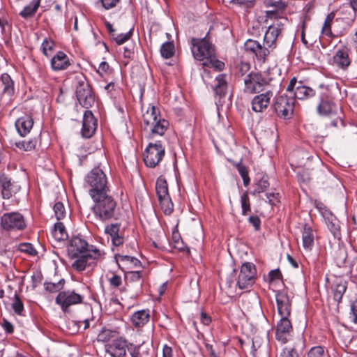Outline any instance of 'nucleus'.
<instances>
[{
	"instance_id": "nucleus-1",
	"label": "nucleus",
	"mask_w": 357,
	"mask_h": 357,
	"mask_svg": "<svg viewBox=\"0 0 357 357\" xmlns=\"http://www.w3.org/2000/svg\"><path fill=\"white\" fill-rule=\"evenodd\" d=\"M91 199L93 202L92 211L96 218L103 222L116 219L117 202L110 192L96 195Z\"/></svg>"
},
{
	"instance_id": "nucleus-2",
	"label": "nucleus",
	"mask_w": 357,
	"mask_h": 357,
	"mask_svg": "<svg viewBox=\"0 0 357 357\" xmlns=\"http://www.w3.org/2000/svg\"><path fill=\"white\" fill-rule=\"evenodd\" d=\"M143 120L144 130L150 132L152 137L163 135L169 126L168 121L161 118L159 108L153 105L149 106L144 113Z\"/></svg>"
},
{
	"instance_id": "nucleus-3",
	"label": "nucleus",
	"mask_w": 357,
	"mask_h": 357,
	"mask_svg": "<svg viewBox=\"0 0 357 357\" xmlns=\"http://www.w3.org/2000/svg\"><path fill=\"white\" fill-rule=\"evenodd\" d=\"M86 186L89 188V194L91 197L110 192L107 185V178L104 172L98 168H94L85 177Z\"/></svg>"
},
{
	"instance_id": "nucleus-4",
	"label": "nucleus",
	"mask_w": 357,
	"mask_h": 357,
	"mask_svg": "<svg viewBox=\"0 0 357 357\" xmlns=\"http://www.w3.org/2000/svg\"><path fill=\"white\" fill-rule=\"evenodd\" d=\"M87 253L81 254L77 257H70L72 259H75L72 263V268L77 271L82 272L86 268L93 269L96 265L97 261L104 255L100 250L97 248H91Z\"/></svg>"
},
{
	"instance_id": "nucleus-5",
	"label": "nucleus",
	"mask_w": 357,
	"mask_h": 357,
	"mask_svg": "<svg viewBox=\"0 0 357 357\" xmlns=\"http://www.w3.org/2000/svg\"><path fill=\"white\" fill-rule=\"evenodd\" d=\"M75 95L79 103L85 108L91 107L95 103V93L84 76L77 77Z\"/></svg>"
},
{
	"instance_id": "nucleus-6",
	"label": "nucleus",
	"mask_w": 357,
	"mask_h": 357,
	"mask_svg": "<svg viewBox=\"0 0 357 357\" xmlns=\"http://www.w3.org/2000/svg\"><path fill=\"white\" fill-rule=\"evenodd\" d=\"M192 53L195 59L206 61L215 52V47L206 38L191 39Z\"/></svg>"
},
{
	"instance_id": "nucleus-7",
	"label": "nucleus",
	"mask_w": 357,
	"mask_h": 357,
	"mask_svg": "<svg viewBox=\"0 0 357 357\" xmlns=\"http://www.w3.org/2000/svg\"><path fill=\"white\" fill-rule=\"evenodd\" d=\"M165 154V147L160 141L149 143L144 153L145 165L151 168L155 167Z\"/></svg>"
},
{
	"instance_id": "nucleus-8",
	"label": "nucleus",
	"mask_w": 357,
	"mask_h": 357,
	"mask_svg": "<svg viewBox=\"0 0 357 357\" xmlns=\"http://www.w3.org/2000/svg\"><path fill=\"white\" fill-rule=\"evenodd\" d=\"M321 89H326L327 93L321 92L320 102L317 106V110L319 115L325 116H331L336 113V106L333 102L332 89L333 86H326L324 84L320 85Z\"/></svg>"
},
{
	"instance_id": "nucleus-9",
	"label": "nucleus",
	"mask_w": 357,
	"mask_h": 357,
	"mask_svg": "<svg viewBox=\"0 0 357 357\" xmlns=\"http://www.w3.org/2000/svg\"><path fill=\"white\" fill-rule=\"evenodd\" d=\"M1 227L6 231H22L26 224L23 215L18 212L6 213L1 217Z\"/></svg>"
},
{
	"instance_id": "nucleus-10",
	"label": "nucleus",
	"mask_w": 357,
	"mask_h": 357,
	"mask_svg": "<svg viewBox=\"0 0 357 357\" xmlns=\"http://www.w3.org/2000/svg\"><path fill=\"white\" fill-rule=\"evenodd\" d=\"M268 84L266 78L261 73L251 72L244 78L243 91L249 94L259 93Z\"/></svg>"
},
{
	"instance_id": "nucleus-11",
	"label": "nucleus",
	"mask_w": 357,
	"mask_h": 357,
	"mask_svg": "<svg viewBox=\"0 0 357 357\" xmlns=\"http://www.w3.org/2000/svg\"><path fill=\"white\" fill-rule=\"evenodd\" d=\"M294 100L287 96H280L275 98L273 108L277 116L284 119H289L294 112Z\"/></svg>"
},
{
	"instance_id": "nucleus-12",
	"label": "nucleus",
	"mask_w": 357,
	"mask_h": 357,
	"mask_svg": "<svg viewBox=\"0 0 357 357\" xmlns=\"http://www.w3.org/2000/svg\"><path fill=\"white\" fill-rule=\"evenodd\" d=\"M257 271L255 265L250 262L242 264L238 276L236 284L241 289L251 287L256 280Z\"/></svg>"
},
{
	"instance_id": "nucleus-13",
	"label": "nucleus",
	"mask_w": 357,
	"mask_h": 357,
	"mask_svg": "<svg viewBox=\"0 0 357 357\" xmlns=\"http://www.w3.org/2000/svg\"><path fill=\"white\" fill-rule=\"evenodd\" d=\"M82 301V295L70 290L60 291L55 299L56 303L60 305L65 312L69 311L71 305L79 304Z\"/></svg>"
},
{
	"instance_id": "nucleus-14",
	"label": "nucleus",
	"mask_w": 357,
	"mask_h": 357,
	"mask_svg": "<svg viewBox=\"0 0 357 357\" xmlns=\"http://www.w3.org/2000/svg\"><path fill=\"white\" fill-rule=\"evenodd\" d=\"M287 22V18H279L268 26L264 38V45L268 48L275 47L277 38L283 30L284 25Z\"/></svg>"
},
{
	"instance_id": "nucleus-15",
	"label": "nucleus",
	"mask_w": 357,
	"mask_h": 357,
	"mask_svg": "<svg viewBox=\"0 0 357 357\" xmlns=\"http://www.w3.org/2000/svg\"><path fill=\"white\" fill-rule=\"evenodd\" d=\"M91 248H96L92 245H89L86 241L80 236L73 237L68 245V254L70 257H77L81 254L89 252Z\"/></svg>"
},
{
	"instance_id": "nucleus-16",
	"label": "nucleus",
	"mask_w": 357,
	"mask_h": 357,
	"mask_svg": "<svg viewBox=\"0 0 357 357\" xmlns=\"http://www.w3.org/2000/svg\"><path fill=\"white\" fill-rule=\"evenodd\" d=\"M130 344L125 338L120 337L114 339L111 344L105 345V351L112 357H124L127 350L129 351Z\"/></svg>"
},
{
	"instance_id": "nucleus-17",
	"label": "nucleus",
	"mask_w": 357,
	"mask_h": 357,
	"mask_svg": "<svg viewBox=\"0 0 357 357\" xmlns=\"http://www.w3.org/2000/svg\"><path fill=\"white\" fill-rule=\"evenodd\" d=\"M245 50L253 54L257 60L261 63H265L270 54V50L268 47L262 46L258 41L254 40H248L244 45Z\"/></svg>"
},
{
	"instance_id": "nucleus-18",
	"label": "nucleus",
	"mask_w": 357,
	"mask_h": 357,
	"mask_svg": "<svg viewBox=\"0 0 357 357\" xmlns=\"http://www.w3.org/2000/svg\"><path fill=\"white\" fill-rule=\"evenodd\" d=\"M15 93L14 82L10 76L7 73H3L0 76V101H3L7 98L6 103H9L12 100V97Z\"/></svg>"
},
{
	"instance_id": "nucleus-19",
	"label": "nucleus",
	"mask_w": 357,
	"mask_h": 357,
	"mask_svg": "<svg viewBox=\"0 0 357 357\" xmlns=\"http://www.w3.org/2000/svg\"><path fill=\"white\" fill-rule=\"evenodd\" d=\"M349 54L350 49L348 47H340L333 56V65L343 70H347L351 63Z\"/></svg>"
},
{
	"instance_id": "nucleus-20",
	"label": "nucleus",
	"mask_w": 357,
	"mask_h": 357,
	"mask_svg": "<svg viewBox=\"0 0 357 357\" xmlns=\"http://www.w3.org/2000/svg\"><path fill=\"white\" fill-rule=\"evenodd\" d=\"M0 187L3 198L7 199L16 194L20 189V186L17 182L4 174H0Z\"/></svg>"
},
{
	"instance_id": "nucleus-21",
	"label": "nucleus",
	"mask_w": 357,
	"mask_h": 357,
	"mask_svg": "<svg viewBox=\"0 0 357 357\" xmlns=\"http://www.w3.org/2000/svg\"><path fill=\"white\" fill-rule=\"evenodd\" d=\"M97 119L90 110H86L82 121V135L85 138H90L93 135L97 128Z\"/></svg>"
},
{
	"instance_id": "nucleus-22",
	"label": "nucleus",
	"mask_w": 357,
	"mask_h": 357,
	"mask_svg": "<svg viewBox=\"0 0 357 357\" xmlns=\"http://www.w3.org/2000/svg\"><path fill=\"white\" fill-rule=\"evenodd\" d=\"M276 303L278 314L280 317H289L291 311V301L284 291L276 294Z\"/></svg>"
},
{
	"instance_id": "nucleus-23",
	"label": "nucleus",
	"mask_w": 357,
	"mask_h": 357,
	"mask_svg": "<svg viewBox=\"0 0 357 357\" xmlns=\"http://www.w3.org/2000/svg\"><path fill=\"white\" fill-rule=\"evenodd\" d=\"M289 317H280L276 328V338L282 343H286L288 336L292 331V325Z\"/></svg>"
},
{
	"instance_id": "nucleus-24",
	"label": "nucleus",
	"mask_w": 357,
	"mask_h": 357,
	"mask_svg": "<svg viewBox=\"0 0 357 357\" xmlns=\"http://www.w3.org/2000/svg\"><path fill=\"white\" fill-rule=\"evenodd\" d=\"M273 93L272 91L255 96L252 100V109L255 112H263L270 104L271 98Z\"/></svg>"
},
{
	"instance_id": "nucleus-25",
	"label": "nucleus",
	"mask_w": 357,
	"mask_h": 357,
	"mask_svg": "<svg viewBox=\"0 0 357 357\" xmlns=\"http://www.w3.org/2000/svg\"><path fill=\"white\" fill-rule=\"evenodd\" d=\"M121 225L119 223L109 224L105 228V232L111 238L114 246L122 245L124 243V236L120 231Z\"/></svg>"
},
{
	"instance_id": "nucleus-26",
	"label": "nucleus",
	"mask_w": 357,
	"mask_h": 357,
	"mask_svg": "<svg viewBox=\"0 0 357 357\" xmlns=\"http://www.w3.org/2000/svg\"><path fill=\"white\" fill-rule=\"evenodd\" d=\"M15 126L20 135L25 137L33 128V119L31 115L24 114L16 120Z\"/></svg>"
},
{
	"instance_id": "nucleus-27",
	"label": "nucleus",
	"mask_w": 357,
	"mask_h": 357,
	"mask_svg": "<svg viewBox=\"0 0 357 357\" xmlns=\"http://www.w3.org/2000/svg\"><path fill=\"white\" fill-rule=\"evenodd\" d=\"M115 259L119 267L122 270L131 269L141 266V262L138 259L128 255L116 254Z\"/></svg>"
},
{
	"instance_id": "nucleus-28",
	"label": "nucleus",
	"mask_w": 357,
	"mask_h": 357,
	"mask_svg": "<svg viewBox=\"0 0 357 357\" xmlns=\"http://www.w3.org/2000/svg\"><path fill=\"white\" fill-rule=\"evenodd\" d=\"M69 66H70L69 58L62 51H59L51 59V67L53 70H65Z\"/></svg>"
},
{
	"instance_id": "nucleus-29",
	"label": "nucleus",
	"mask_w": 357,
	"mask_h": 357,
	"mask_svg": "<svg viewBox=\"0 0 357 357\" xmlns=\"http://www.w3.org/2000/svg\"><path fill=\"white\" fill-rule=\"evenodd\" d=\"M124 279L126 284H135L139 288L142 287L144 280L143 273L139 271H126Z\"/></svg>"
},
{
	"instance_id": "nucleus-30",
	"label": "nucleus",
	"mask_w": 357,
	"mask_h": 357,
	"mask_svg": "<svg viewBox=\"0 0 357 357\" xmlns=\"http://www.w3.org/2000/svg\"><path fill=\"white\" fill-rule=\"evenodd\" d=\"M150 319L149 310H142L135 312L132 316V323L137 328L144 326Z\"/></svg>"
},
{
	"instance_id": "nucleus-31",
	"label": "nucleus",
	"mask_w": 357,
	"mask_h": 357,
	"mask_svg": "<svg viewBox=\"0 0 357 357\" xmlns=\"http://www.w3.org/2000/svg\"><path fill=\"white\" fill-rule=\"evenodd\" d=\"M316 92L313 89L304 86L301 82H299L296 87L294 97L299 100H305L314 96Z\"/></svg>"
},
{
	"instance_id": "nucleus-32",
	"label": "nucleus",
	"mask_w": 357,
	"mask_h": 357,
	"mask_svg": "<svg viewBox=\"0 0 357 357\" xmlns=\"http://www.w3.org/2000/svg\"><path fill=\"white\" fill-rule=\"evenodd\" d=\"M303 246L306 250H311L314 245V232L307 225H305L302 233Z\"/></svg>"
},
{
	"instance_id": "nucleus-33",
	"label": "nucleus",
	"mask_w": 357,
	"mask_h": 357,
	"mask_svg": "<svg viewBox=\"0 0 357 357\" xmlns=\"http://www.w3.org/2000/svg\"><path fill=\"white\" fill-rule=\"evenodd\" d=\"M227 89V82L225 79V75H218L215 78L214 91L220 98L225 96Z\"/></svg>"
},
{
	"instance_id": "nucleus-34",
	"label": "nucleus",
	"mask_w": 357,
	"mask_h": 357,
	"mask_svg": "<svg viewBox=\"0 0 357 357\" xmlns=\"http://www.w3.org/2000/svg\"><path fill=\"white\" fill-rule=\"evenodd\" d=\"M40 0H33L29 5L26 6L20 13V15L27 19L33 17L40 6Z\"/></svg>"
},
{
	"instance_id": "nucleus-35",
	"label": "nucleus",
	"mask_w": 357,
	"mask_h": 357,
	"mask_svg": "<svg viewBox=\"0 0 357 357\" xmlns=\"http://www.w3.org/2000/svg\"><path fill=\"white\" fill-rule=\"evenodd\" d=\"M155 190L158 199L169 196L167 182L165 178L162 176L158 178L155 183Z\"/></svg>"
},
{
	"instance_id": "nucleus-36",
	"label": "nucleus",
	"mask_w": 357,
	"mask_h": 357,
	"mask_svg": "<svg viewBox=\"0 0 357 357\" xmlns=\"http://www.w3.org/2000/svg\"><path fill=\"white\" fill-rule=\"evenodd\" d=\"M118 333H119L116 330L103 327L97 336V341L101 342H108L112 339L115 338Z\"/></svg>"
},
{
	"instance_id": "nucleus-37",
	"label": "nucleus",
	"mask_w": 357,
	"mask_h": 357,
	"mask_svg": "<svg viewBox=\"0 0 357 357\" xmlns=\"http://www.w3.org/2000/svg\"><path fill=\"white\" fill-rule=\"evenodd\" d=\"M53 237L57 241H64L68 238V234L63 224L58 222L54 225V229L52 231Z\"/></svg>"
},
{
	"instance_id": "nucleus-38",
	"label": "nucleus",
	"mask_w": 357,
	"mask_h": 357,
	"mask_svg": "<svg viewBox=\"0 0 357 357\" xmlns=\"http://www.w3.org/2000/svg\"><path fill=\"white\" fill-rule=\"evenodd\" d=\"M161 210L165 215H170L174 211V204L169 196L158 199Z\"/></svg>"
},
{
	"instance_id": "nucleus-39",
	"label": "nucleus",
	"mask_w": 357,
	"mask_h": 357,
	"mask_svg": "<svg viewBox=\"0 0 357 357\" xmlns=\"http://www.w3.org/2000/svg\"><path fill=\"white\" fill-rule=\"evenodd\" d=\"M65 284V280L61 279L57 282H45L44 283L45 289L50 293H56L61 291Z\"/></svg>"
},
{
	"instance_id": "nucleus-40",
	"label": "nucleus",
	"mask_w": 357,
	"mask_h": 357,
	"mask_svg": "<svg viewBox=\"0 0 357 357\" xmlns=\"http://www.w3.org/2000/svg\"><path fill=\"white\" fill-rule=\"evenodd\" d=\"M174 45L172 42L163 43L160 48L161 56L165 59H169L174 54Z\"/></svg>"
},
{
	"instance_id": "nucleus-41",
	"label": "nucleus",
	"mask_w": 357,
	"mask_h": 357,
	"mask_svg": "<svg viewBox=\"0 0 357 357\" xmlns=\"http://www.w3.org/2000/svg\"><path fill=\"white\" fill-rule=\"evenodd\" d=\"M108 282L110 286L115 289H119L120 291L125 292L126 291V287H122L123 281L120 275L112 273V276L108 278Z\"/></svg>"
},
{
	"instance_id": "nucleus-42",
	"label": "nucleus",
	"mask_w": 357,
	"mask_h": 357,
	"mask_svg": "<svg viewBox=\"0 0 357 357\" xmlns=\"http://www.w3.org/2000/svg\"><path fill=\"white\" fill-rule=\"evenodd\" d=\"M204 66L213 67L215 70H222L224 68L225 63L216 59L215 52L211 55L206 61L203 63Z\"/></svg>"
},
{
	"instance_id": "nucleus-43",
	"label": "nucleus",
	"mask_w": 357,
	"mask_h": 357,
	"mask_svg": "<svg viewBox=\"0 0 357 357\" xmlns=\"http://www.w3.org/2000/svg\"><path fill=\"white\" fill-rule=\"evenodd\" d=\"M12 309L14 312L20 316L24 315V304L22 299L20 298L17 294H15L13 302L12 303Z\"/></svg>"
},
{
	"instance_id": "nucleus-44",
	"label": "nucleus",
	"mask_w": 357,
	"mask_h": 357,
	"mask_svg": "<svg viewBox=\"0 0 357 357\" xmlns=\"http://www.w3.org/2000/svg\"><path fill=\"white\" fill-rule=\"evenodd\" d=\"M54 215L58 220L63 219L66 216V211L61 202H56L53 207Z\"/></svg>"
},
{
	"instance_id": "nucleus-45",
	"label": "nucleus",
	"mask_w": 357,
	"mask_h": 357,
	"mask_svg": "<svg viewBox=\"0 0 357 357\" xmlns=\"http://www.w3.org/2000/svg\"><path fill=\"white\" fill-rule=\"evenodd\" d=\"M242 215H246L251 211L250 199L248 192H244L241 197Z\"/></svg>"
},
{
	"instance_id": "nucleus-46",
	"label": "nucleus",
	"mask_w": 357,
	"mask_h": 357,
	"mask_svg": "<svg viewBox=\"0 0 357 357\" xmlns=\"http://www.w3.org/2000/svg\"><path fill=\"white\" fill-rule=\"evenodd\" d=\"M335 15L333 13H329L324 23V26L322 27V33L327 36H331L332 35L331 32V24L334 19Z\"/></svg>"
},
{
	"instance_id": "nucleus-47",
	"label": "nucleus",
	"mask_w": 357,
	"mask_h": 357,
	"mask_svg": "<svg viewBox=\"0 0 357 357\" xmlns=\"http://www.w3.org/2000/svg\"><path fill=\"white\" fill-rule=\"evenodd\" d=\"M311 171L309 168H303L297 171V177L300 183H307L311 179Z\"/></svg>"
},
{
	"instance_id": "nucleus-48",
	"label": "nucleus",
	"mask_w": 357,
	"mask_h": 357,
	"mask_svg": "<svg viewBox=\"0 0 357 357\" xmlns=\"http://www.w3.org/2000/svg\"><path fill=\"white\" fill-rule=\"evenodd\" d=\"M269 186L267 176H263L257 183L256 188L253 190L252 194L255 195L265 191Z\"/></svg>"
},
{
	"instance_id": "nucleus-49",
	"label": "nucleus",
	"mask_w": 357,
	"mask_h": 357,
	"mask_svg": "<svg viewBox=\"0 0 357 357\" xmlns=\"http://www.w3.org/2000/svg\"><path fill=\"white\" fill-rule=\"evenodd\" d=\"M133 33V28H131L128 32L126 33H121L117 34L116 33L112 37V39L118 45H122L125 42L128 41Z\"/></svg>"
},
{
	"instance_id": "nucleus-50",
	"label": "nucleus",
	"mask_w": 357,
	"mask_h": 357,
	"mask_svg": "<svg viewBox=\"0 0 357 357\" xmlns=\"http://www.w3.org/2000/svg\"><path fill=\"white\" fill-rule=\"evenodd\" d=\"M41 48L43 53L49 56V52H52L54 49V42L52 39L46 38L42 43Z\"/></svg>"
},
{
	"instance_id": "nucleus-51",
	"label": "nucleus",
	"mask_w": 357,
	"mask_h": 357,
	"mask_svg": "<svg viewBox=\"0 0 357 357\" xmlns=\"http://www.w3.org/2000/svg\"><path fill=\"white\" fill-rule=\"evenodd\" d=\"M347 286L344 283H338L335 285L333 289V296L335 300L340 302L342 298L343 294L346 291Z\"/></svg>"
},
{
	"instance_id": "nucleus-52",
	"label": "nucleus",
	"mask_w": 357,
	"mask_h": 357,
	"mask_svg": "<svg viewBox=\"0 0 357 357\" xmlns=\"http://www.w3.org/2000/svg\"><path fill=\"white\" fill-rule=\"evenodd\" d=\"M252 300V303L249 298H243L242 299V307L248 312H251L254 307L256 308L259 307L257 298H253Z\"/></svg>"
},
{
	"instance_id": "nucleus-53",
	"label": "nucleus",
	"mask_w": 357,
	"mask_h": 357,
	"mask_svg": "<svg viewBox=\"0 0 357 357\" xmlns=\"http://www.w3.org/2000/svg\"><path fill=\"white\" fill-rule=\"evenodd\" d=\"M306 357H326L324 348L321 346L313 347L307 351Z\"/></svg>"
},
{
	"instance_id": "nucleus-54",
	"label": "nucleus",
	"mask_w": 357,
	"mask_h": 357,
	"mask_svg": "<svg viewBox=\"0 0 357 357\" xmlns=\"http://www.w3.org/2000/svg\"><path fill=\"white\" fill-rule=\"evenodd\" d=\"M36 141L33 140H22L16 142V146L20 149H23L26 151H31L36 147Z\"/></svg>"
},
{
	"instance_id": "nucleus-55",
	"label": "nucleus",
	"mask_w": 357,
	"mask_h": 357,
	"mask_svg": "<svg viewBox=\"0 0 357 357\" xmlns=\"http://www.w3.org/2000/svg\"><path fill=\"white\" fill-rule=\"evenodd\" d=\"M19 250L22 252H24L31 256H35L37 255V251L33 248L32 244L29 243H22L19 245Z\"/></svg>"
},
{
	"instance_id": "nucleus-56",
	"label": "nucleus",
	"mask_w": 357,
	"mask_h": 357,
	"mask_svg": "<svg viewBox=\"0 0 357 357\" xmlns=\"http://www.w3.org/2000/svg\"><path fill=\"white\" fill-rule=\"evenodd\" d=\"M236 74L243 77L249 72L250 64L248 62H241L236 66Z\"/></svg>"
},
{
	"instance_id": "nucleus-57",
	"label": "nucleus",
	"mask_w": 357,
	"mask_h": 357,
	"mask_svg": "<svg viewBox=\"0 0 357 357\" xmlns=\"http://www.w3.org/2000/svg\"><path fill=\"white\" fill-rule=\"evenodd\" d=\"M281 357H299V356L294 348L286 347L281 354Z\"/></svg>"
},
{
	"instance_id": "nucleus-58",
	"label": "nucleus",
	"mask_w": 357,
	"mask_h": 357,
	"mask_svg": "<svg viewBox=\"0 0 357 357\" xmlns=\"http://www.w3.org/2000/svg\"><path fill=\"white\" fill-rule=\"evenodd\" d=\"M248 221L256 231H259L261 228V220L257 215H250Z\"/></svg>"
},
{
	"instance_id": "nucleus-59",
	"label": "nucleus",
	"mask_w": 357,
	"mask_h": 357,
	"mask_svg": "<svg viewBox=\"0 0 357 357\" xmlns=\"http://www.w3.org/2000/svg\"><path fill=\"white\" fill-rule=\"evenodd\" d=\"M111 71V69L109 68V64L106 61H102L100 63L99 68L98 70V73L101 75L103 76L104 74L109 73Z\"/></svg>"
},
{
	"instance_id": "nucleus-60",
	"label": "nucleus",
	"mask_w": 357,
	"mask_h": 357,
	"mask_svg": "<svg viewBox=\"0 0 357 357\" xmlns=\"http://www.w3.org/2000/svg\"><path fill=\"white\" fill-rule=\"evenodd\" d=\"M1 326L7 333L11 334L14 331L13 324L5 318L2 320Z\"/></svg>"
},
{
	"instance_id": "nucleus-61",
	"label": "nucleus",
	"mask_w": 357,
	"mask_h": 357,
	"mask_svg": "<svg viewBox=\"0 0 357 357\" xmlns=\"http://www.w3.org/2000/svg\"><path fill=\"white\" fill-rule=\"evenodd\" d=\"M296 84H297L296 78V77H293L290 80V82H289V84H288V86L287 87V91L290 93L291 97L294 96V91L296 90Z\"/></svg>"
},
{
	"instance_id": "nucleus-62",
	"label": "nucleus",
	"mask_w": 357,
	"mask_h": 357,
	"mask_svg": "<svg viewBox=\"0 0 357 357\" xmlns=\"http://www.w3.org/2000/svg\"><path fill=\"white\" fill-rule=\"evenodd\" d=\"M236 167L241 176V177L245 176L248 175V169L246 166L243 165L242 163L239 162L236 165Z\"/></svg>"
},
{
	"instance_id": "nucleus-63",
	"label": "nucleus",
	"mask_w": 357,
	"mask_h": 357,
	"mask_svg": "<svg viewBox=\"0 0 357 357\" xmlns=\"http://www.w3.org/2000/svg\"><path fill=\"white\" fill-rule=\"evenodd\" d=\"M328 227L332 232L334 237H337L340 235V226L337 224L329 222V224H328Z\"/></svg>"
},
{
	"instance_id": "nucleus-64",
	"label": "nucleus",
	"mask_w": 357,
	"mask_h": 357,
	"mask_svg": "<svg viewBox=\"0 0 357 357\" xmlns=\"http://www.w3.org/2000/svg\"><path fill=\"white\" fill-rule=\"evenodd\" d=\"M268 276L270 280L273 281L275 280L280 279L282 278V273L279 269H275L269 272Z\"/></svg>"
}]
</instances>
